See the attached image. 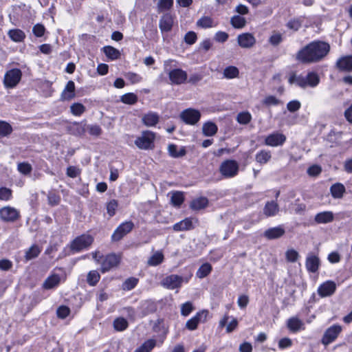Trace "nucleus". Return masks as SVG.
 Instances as JSON below:
<instances>
[{"mask_svg": "<svg viewBox=\"0 0 352 352\" xmlns=\"http://www.w3.org/2000/svg\"><path fill=\"white\" fill-rule=\"evenodd\" d=\"M12 198V190L6 187L0 188V200L8 201Z\"/></svg>", "mask_w": 352, "mask_h": 352, "instance_id": "54", "label": "nucleus"}, {"mask_svg": "<svg viewBox=\"0 0 352 352\" xmlns=\"http://www.w3.org/2000/svg\"><path fill=\"white\" fill-rule=\"evenodd\" d=\"M182 120L188 124H195L201 118V113L198 110L188 109L181 113Z\"/></svg>", "mask_w": 352, "mask_h": 352, "instance_id": "12", "label": "nucleus"}, {"mask_svg": "<svg viewBox=\"0 0 352 352\" xmlns=\"http://www.w3.org/2000/svg\"><path fill=\"white\" fill-rule=\"evenodd\" d=\"M70 309L66 306H60L58 308L56 314L58 318L64 319L69 316Z\"/></svg>", "mask_w": 352, "mask_h": 352, "instance_id": "59", "label": "nucleus"}, {"mask_svg": "<svg viewBox=\"0 0 352 352\" xmlns=\"http://www.w3.org/2000/svg\"><path fill=\"white\" fill-rule=\"evenodd\" d=\"M60 97L63 100H71L75 97V84L72 80L67 82Z\"/></svg>", "mask_w": 352, "mask_h": 352, "instance_id": "21", "label": "nucleus"}, {"mask_svg": "<svg viewBox=\"0 0 352 352\" xmlns=\"http://www.w3.org/2000/svg\"><path fill=\"white\" fill-rule=\"evenodd\" d=\"M212 271V266L208 263H204L198 269L196 276L199 278L206 277Z\"/></svg>", "mask_w": 352, "mask_h": 352, "instance_id": "39", "label": "nucleus"}, {"mask_svg": "<svg viewBox=\"0 0 352 352\" xmlns=\"http://www.w3.org/2000/svg\"><path fill=\"white\" fill-rule=\"evenodd\" d=\"M41 252V249L38 246L34 245L31 246L26 252H25V259L27 261L32 260L38 256Z\"/></svg>", "mask_w": 352, "mask_h": 352, "instance_id": "42", "label": "nucleus"}, {"mask_svg": "<svg viewBox=\"0 0 352 352\" xmlns=\"http://www.w3.org/2000/svg\"><path fill=\"white\" fill-rule=\"evenodd\" d=\"M283 41V34L278 31H273L268 39V42L274 47L278 46Z\"/></svg>", "mask_w": 352, "mask_h": 352, "instance_id": "40", "label": "nucleus"}, {"mask_svg": "<svg viewBox=\"0 0 352 352\" xmlns=\"http://www.w3.org/2000/svg\"><path fill=\"white\" fill-rule=\"evenodd\" d=\"M174 25V17L170 13L163 14L159 21V28L162 34L171 31Z\"/></svg>", "mask_w": 352, "mask_h": 352, "instance_id": "14", "label": "nucleus"}, {"mask_svg": "<svg viewBox=\"0 0 352 352\" xmlns=\"http://www.w3.org/2000/svg\"><path fill=\"white\" fill-rule=\"evenodd\" d=\"M22 77L21 69L14 68L7 71L3 78V85L6 89L14 88L20 82Z\"/></svg>", "mask_w": 352, "mask_h": 352, "instance_id": "5", "label": "nucleus"}, {"mask_svg": "<svg viewBox=\"0 0 352 352\" xmlns=\"http://www.w3.org/2000/svg\"><path fill=\"white\" fill-rule=\"evenodd\" d=\"M239 71L234 66H229L224 69L223 76L228 79H232L238 77Z\"/></svg>", "mask_w": 352, "mask_h": 352, "instance_id": "41", "label": "nucleus"}, {"mask_svg": "<svg viewBox=\"0 0 352 352\" xmlns=\"http://www.w3.org/2000/svg\"><path fill=\"white\" fill-rule=\"evenodd\" d=\"M138 281L139 280L137 278L130 277L124 280L122 285V288L126 291L131 290L136 287Z\"/></svg>", "mask_w": 352, "mask_h": 352, "instance_id": "44", "label": "nucleus"}, {"mask_svg": "<svg viewBox=\"0 0 352 352\" xmlns=\"http://www.w3.org/2000/svg\"><path fill=\"white\" fill-rule=\"evenodd\" d=\"M231 25L237 29L243 28L246 23L245 18L239 15H234L230 19Z\"/></svg>", "mask_w": 352, "mask_h": 352, "instance_id": "43", "label": "nucleus"}, {"mask_svg": "<svg viewBox=\"0 0 352 352\" xmlns=\"http://www.w3.org/2000/svg\"><path fill=\"white\" fill-rule=\"evenodd\" d=\"M342 331V327L340 324H333L327 328L321 340V342L324 346H328L334 342Z\"/></svg>", "mask_w": 352, "mask_h": 352, "instance_id": "7", "label": "nucleus"}, {"mask_svg": "<svg viewBox=\"0 0 352 352\" xmlns=\"http://www.w3.org/2000/svg\"><path fill=\"white\" fill-rule=\"evenodd\" d=\"M286 258L289 262H296L299 256L298 253L294 249L288 250L285 253Z\"/></svg>", "mask_w": 352, "mask_h": 352, "instance_id": "56", "label": "nucleus"}, {"mask_svg": "<svg viewBox=\"0 0 352 352\" xmlns=\"http://www.w3.org/2000/svg\"><path fill=\"white\" fill-rule=\"evenodd\" d=\"M193 228L192 220L186 218L173 225V229L176 232L185 231Z\"/></svg>", "mask_w": 352, "mask_h": 352, "instance_id": "25", "label": "nucleus"}, {"mask_svg": "<svg viewBox=\"0 0 352 352\" xmlns=\"http://www.w3.org/2000/svg\"><path fill=\"white\" fill-rule=\"evenodd\" d=\"M12 131V128L10 124L4 121H0V137L8 136Z\"/></svg>", "mask_w": 352, "mask_h": 352, "instance_id": "49", "label": "nucleus"}, {"mask_svg": "<svg viewBox=\"0 0 352 352\" xmlns=\"http://www.w3.org/2000/svg\"><path fill=\"white\" fill-rule=\"evenodd\" d=\"M184 281L182 276L177 274H171L162 279L161 285L168 289H174L182 286Z\"/></svg>", "mask_w": 352, "mask_h": 352, "instance_id": "10", "label": "nucleus"}, {"mask_svg": "<svg viewBox=\"0 0 352 352\" xmlns=\"http://www.w3.org/2000/svg\"><path fill=\"white\" fill-rule=\"evenodd\" d=\"M87 131L91 135H99L101 133L100 127L97 124H87Z\"/></svg>", "mask_w": 352, "mask_h": 352, "instance_id": "60", "label": "nucleus"}, {"mask_svg": "<svg viewBox=\"0 0 352 352\" xmlns=\"http://www.w3.org/2000/svg\"><path fill=\"white\" fill-rule=\"evenodd\" d=\"M252 119V116L248 111L239 113L236 116V121L241 124H248Z\"/></svg>", "mask_w": 352, "mask_h": 352, "instance_id": "48", "label": "nucleus"}, {"mask_svg": "<svg viewBox=\"0 0 352 352\" xmlns=\"http://www.w3.org/2000/svg\"><path fill=\"white\" fill-rule=\"evenodd\" d=\"M184 201V195L183 192L175 191L172 192L170 202L175 207H179Z\"/></svg>", "mask_w": 352, "mask_h": 352, "instance_id": "37", "label": "nucleus"}, {"mask_svg": "<svg viewBox=\"0 0 352 352\" xmlns=\"http://www.w3.org/2000/svg\"><path fill=\"white\" fill-rule=\"evenodd\" d=\"M176 62L173 60L164 61V69L168 75L169 80L172 84L182 85L187 80L186 72L179 68H175Z\"/></svg>", "mask_w": 352, "mask_h": 352, "instance_id": "2", "label": "nucleus"}, {"mask_svg": "<svg viewBox=\"0 0 352 352\" xmlns=\"http://www.w3.org/2000/svg\"><path fill=\"white\" fill-rule=\"evenodd\" d=\"M159 116L154 112H149L142 117L143 123L147 126H153L159 122Z\"/></svg>", "mask_w": 352, "mask_h": 352, "instance_id": "27", "label": "nucleus"}, {"mask_svg": "<svg viewBox=\"0 0 352 352\" xmlns=\"http://www.w3.org/2000/svg\"><path fill=\"white\" fill-rule=\"evenodd\" d=\"M213 21L209 16H203L200 19H199L197 22V25L199 27L203 28H208L213 26L212 25Z\"/></svg>", "mask_w": 352, "mask_h": 352, "instance_id": "53", "label": "nucleus"}, {"mask_svg": "<svg viewBox=\"0 0 352 352\" xmlns=\"http://www.w3.org/2000/svg\"><path fill=\"white\" fill-rule=\"evenodd\" d=\"M330 50V46L323 41H313L300 50L296 56L304 63H316L322 60Z\"/></svg>", "mask_w": 352, "mask_h": 352, "instance_id": "1", "label": "nucleus"}, {"mask_svg": "<svg viewBox=\"0 0 352 352\" xmlns=\"http://www.w3.org/2000/svg\"><path fill=\"white\" fill-rule=\"evenodd\" d=\"M32 32L35 36L41 37L45 34V28L43 25L41 23H37L35 25H34L32 28Z\"/></svg>", "mask_w": 352, "mask_h": 352, "instance_id": "55", "label": "nucleus"}, {"mask_svg": "<svg viewBox=\"0 0 352 352\" xmlns=\"http://www.w3.org/2000/svg\"><path fill=\"white\" fill-rule=\"evenodd\" d=\"M197 38L196 33L192 31L187 32L184 36V41L188 45L194 44L196 42Z\"/></svg>", "mask_w": 352, "mask_h": 352, "instance_id": "58", "label": "nucleus"}, {"mask_svg": "<svg viewBox=\"0 0 352 352\" xmlns=\"http://www.w3.org/2000/svg\"><path fill=\"white\" fill-rule=\"evenodd\" d=\"M334 215L331 211H324L316 214L314 220L317 223H328L333 221Z\"/></svg>", "mask_w": 352, "mask_h": 352, "instance_id": "23", "label": "nucleus"}, {"mask_svg": "<svg viewBox=\"0 0 352 352\" xmlns=\"http://www.w3.org/2000/svg\"><path fill=\"white\" fill-rule=\"evenodd\" d=\"M301 107V104L298 100H294L289 102L287 108L290 112L297 111Z\"/></svg>", "mask_w": 352, "mask_h": 352, "instance_id": "62", "label": "nucleus"}, {"mask_svg": "<svg viewBox=\"0 0 352 352\" xmlns=\"http://www.w3.org/2000/svg\"><path fill=\"white\" fill-rule=\"evenodd\" d=\"M287 27L290 30L297 31L301 27V23L298 19H292L288 21L287 23Z\"/></svg>", "mask_w": 352, "mask_h": 352, "instance_id": "64", "label": "nucleus"}, {"mask_svg": "<svg viewBox=\"0 0 352 352\" xmlns=\"http://www.w3.org/2000/svg\"><path fill=\"white\" fill-rule=\"evenodd\" d=\"M128 326V321L124 318L119 317L113 321V328L117 331H123L127 329Z\"/></svg>", "mask_w": 352, "mask_h": 352, "instance_id": "36", "label": "nucleus"}, {"mask_svg": "<svg viewBox=\"0 0 352 352\" xmlns=\"http://www.w3.org/2000/svg\"><path fill=\"white\" fill-rule=\"evenodd\" d=\"M173 5V0H159L157 3V12H162L170 10Z\"/></svg>", "mask_w": 352, "mask_h": 352, "instance_id": "47", "label": "nucleus"}, {"mask_svg": "<svg viewBox=\"0 0 352 352\" xmlns=\"http://www.w3.org/2000/svg\"><path fill=\"white\" fill-rule=\"evenodd\" d=\"M272 157L270 151L262 150L256 155V161L259 164H266Z\"/></svg>", "mask_w": 352, "mask_h": 352, "instance_id": "38", "label": "nucleus"}, {"mask_svg": "<svg viewBox=\"0 0 352 352\" xmlns=\"http://www.w3.org/2000/svg\"><path fill=\"white\" fill-rule=\"evenodd\" d=\"M164 261V254L162 252H155L148 260L147 264L150 266H157Z\"/></svg>", "mask_w": 352, "mask_h": 352, "instance_id": "34", "label": "nucleus"}, {"mask_svg": "<svg viewBox=\"0 0 352 352\" xmlns=\"http://www.w3.org/2000/svg\"><path fill=\"white\" fill-rule=\"evenodd\" d=\"M168 151L169 155L174 158L183 157L186 153L185 147L181 146L178 148L177 145L173 144L168 145Z\"/></svg>", "mask_w": 352, "mask_h": 352, "instance_id": "26", "label": "nucleus"}, {"mask_svg": "<svg viewBox=\"0 0 352 352\" xmlns=\"http://www.w3.org/2000/svg\"><path fill=\"white\" fill-rule=\"evenodd\" d=\"M285 230L281 226H277L266 230L263 236L267 239L272 240L281 237L285 234Z\"/></svg>", "mask_w": 352, "mask_h": 352, "instance_id": "20", "label": "nucleus"}, {"mask_svg": "<svg viewBox=\"0 0 352 352\" xmlns=\"http://www.w3.org/2000/svg\"><path fill=\"white\" fill-rule=\"evenodd\" d=\"M237 42L243 48H250L255 44L256 38L250 33H243L238 36Z\"/></svg>", "mask_w": 352, "mask_h": 352, "instance_id": "18", "label": "nucleus"}, {"mask_svg": "<svg viewBox=\"0 0 352 352\" xmlns=\"http://www.w3.org/2000/svg\"><path fill=\"white\" fill-rule=\"evenodd\" d=\"M322 168L320 166L314 164L307 169V174L309 176L316 177L320 174Z\"/></svg>", "mask_w": 352, "mask_h": 352, "instance_id": "61", "label": "nucleus"}, {"mask_svg": "<svg viewBox=\"0 0 352 352\" xmlns=\"http://www.w3.org/2000/svg\"><path fill=\"white\" fill-rule=\"evenodd\" d=\"M18 170L24 175H27L31 172L32 166L28 163H19L18 164Z\"/></svg>", "mask_w": 352, "mask_h": 352, "instance_id": "63", "label": "nucleus"}, {"mask_svg": "<svg viewBox=\"0 0 352 352\" xmlns=\"http://www.w3.org/2000/svg\"><path fill=\"white\" fill-rule=\"evenodd\" d=\"M60 282V277L58 274L50 276L44 282L43 287L46 289H51L57 287Z\"/></svg>", "mask_w": 352, "mask_h": 352, "instance_id": "28", "label": "nucleus"}, {"mask_svg": "<svg viewBox=\"0 0 352 352\" xmlns=\"http://www.w3.org/2000/svg\"><path fill=\"white\" fill-rule=\"evenodd\" d=\"M345 190L346 188L341 183H336L330 188L331 195L334 199L342 198Z\"/></svg>", "mask_w": 352, "mask_h": 352, "instance_id": "24", "label": "nucleus"}, {"mask_svg": "<svg viewBox=\"0 0 352 352\" xmlns=\"http://www.w3.org/2000/svg\"><path fill=\"white\" fill-rule=\"evenodd\" d=\"M208 204V200L206 197H201L193 199L190 203V208L193 210H199L205 208Z\"/></svg>", "mask_w": 352, "mask_h": 352, "instance_id": "30", "label": "nucleus"}, {"mask_svg": "<svg viewBox=\"0 0 352 352\" xmlns=\"http://www.w3.org/2000/svg\"><path fill=\"white\" fill-rule=\"evenodd\" d=\"M19 217V211L14 208L5 206L0 209V218L6 222H13Z\"/></svg>", "mask_w": 352, "mask_h": 352, "instance_id": "13", "label": "nucleus"}, {"mask_svg": "<svg viewBox=\"0 0 352 352\" xmlns=\"http://www.w3.org/2000/svg\"><path fill=\"white\" fill-rule=\"evenodd\" d=\"M336 289V283L333 281L328 280L318 287V293L321 297L330 296L335 292Z\"/></svg>", "mask_w": 352, "mask_h": 352, "instance_id": "19", "label": "nucleus"}, {"mask_svg": "<svg viewBox=\"0 0 352 352\" xmlns=\"http://www.w3.org/2000/svg\"><path fill=\"white\" fill-rule=\"evenodd\" d=\"M71 112L73 115L79 116L85 111V107L81 103H74L71 107Z\"/></svg>", "mask_w": 352, "mask_h": 352, "instance_id": "51", "label": "nucleus"}, {"mask_svg": "<svg viewBox=\"0 0 352 352\" xmlns=\"http://www.w3.org/2000/svg\"><path fill=\"white\" fill-rule=\"evenodd\" d=\"M286 137L280 133H274L265 138V144L270 146H278L283 144Z\"/></svg>", "mask_w": 352, "mask_h": 352, "instance_id": "16", "label": "nucleus"}, {"mask_svg": "<svg viewBox=\"0 0 352 352\" xmlns=\"http://www.w3.org/2000/svg\"><path fill=\"white\" fill-rule=\"evenodd\" d=\"M94 242V237L88 234H83L75 238L70 244L71 250L74 252H79L88 249Z\"/></svg>", "mask_w": 352, "mask_h": 352, "instance_id": "4", "label": "nucleus"}, {"mask_svg": "<svg viewBox=\"0 0 352 352\" xmlns=\"http://www.w3.org/2000/svg\"><path fill=\"white\" fill-rule=\"evenodd\" d=\"M278 211V205L274 201L267 202L263 209L264 214L267 217L274 216Z\"/></svg>", "mask_w": 352, "mask_h": 352, "instance_id": "29", "label": "nucleus"}, {"mask_svg": "<svg viewBox=\"0 0 352 352\" xmlns=\"http://www.w3.org/2000/svg\"><path fill=\"white\" fill-rule=\"evenodd\" d=\"M92 256L94 261L101 265V272H106L110 270V258L109 255L105 257L99 251L92 252Z\"/></svg>", "mask_w": 352, "mask_h": 352, "instance_id": "15", "label": "nucleus"}, {"mask_svg": "<svg viewBox=\"0 0 352 352\" xmlns=\"http://www.w3.org/2000/svg\"><path fill=\"white\" fill-rule=\"evenodd\" d=\"M121 101L125 104H133L138 101V97L133 93H128L121 96Z\"/></svg>", "mask_w": 352, "mask_h": 352, "instance_id": "50", "label": "nucleus"}, {"mask_svg": "<svg viewBox=\"0 0 352 352\" xmlns=\"http://www.w3.org/2000/svg\"><path fill=\"white\" fill-rule=\"evenodd\" d=\"M47 199L49 204L51 206H56L59 204L60 198V196L56 195L55 192H50L47 195Z\"/></svg>", "mask_w": 352, "mask_h": 352, "instance_id": "57", "label": "nucleus"}, {"mask_svg": "<svg viewBox=\"0 0 352 352\" xmlns=\"http://www.w3.org/2000/svg\"><path fill=\"white\" fill-rule=\"evenodd\" d=\"M100 280V274L96 270L90 271L87 276V282L90 286L96 285Z\"/></svg>", "mask_w": 352, "mask_h": 352, "instance_id": "45", "label": "nucleus"}, {"mask_svg": "<svg viewBox=\"0 0 352 352\" xmlns=\"http://www.w3.org/2000/svg\"><path fill=\"white\" fill-rule=\"evenodd\" d=\"M208 314L209 311L206 309L197 312L192 318L187 320L186 327L190 331L195 330L199 323L206 321Z\"/></svg>", "mask_w": 352, "mask_h": 352, "instance_id": "9", "label": "nucleus"}, {"mask_svg": "<svg viewBox=\"0 0 352 352\" xmlns=\"http://www.w3.org/2000/svg\"><path fill=\"white\" fill-rule=\"evenodd\" d=\"M8 35L12 41L16 43L22 42L25 38V33L19 29L10 30Z\"/></svg>", "mask_w": 352, "mask_h": 352, "instance_id": "31", "label": "nucleus"}, {"mask_svg": "<svg viewBox=\"0 0 352 352\" xmlns=\"http://www.w3.org/2000/svg\"><path fill=\"white\" fill-rule=\"evenodd\" d=\"M302 325V322L298 318L293 317L287 320V327L293 332L298 331Z\"/></svg>", "mask_w": 352, "mask_h": 352, "instance_id": "33", "label": "nucleus"}, {"mask_svg": "<svg viewBox=\"0 0 352 352\" xmlns=\"http://www.w3.org/2000/svg\"><path fill=\"white\" fill-rule=\"evenodd\" d=\"M338 68L343 71H352V56H344L337 60Z\"/></svg>", "mask_w": 352, "mask_h": 352, "instance_id": "22", "label": "nucleus"}, {"mask_svg": "<svg viewBox=\"0 0 352 352\" xmlns=\"http://www.w3.org/2000/svg\"><path fill=\"white\" fill-rule=\"evenodd\" d=\"M320 265V261L318 256L313 253L308 254L305 261V266L308 272L311 273L317 272Z\"/></svg>", "mask_w": 352, "mask_h": 352, "instance_id": "17", "label": "nucleus"}, {"mask_svg": "<svg viewBox=\"0 0 352 352\" xmlns=\"http://www.w3.org/2000/svg\"><path fill=\"white\" fill-rule=\"evenodd\" d=\"M217 126L212 122H207L202 126V131L205 136H212L217 132Z\"/></svg>", "mask_w": 352, "mask_h": 352, "instance_id": "32", "label": "nucleus"}, {"mask_svg": "<svg viewBox=\"0 0 352 352\" xmlns=\"http://www.w3.org/2000/svg\"><path fill=\"white\" fill-rule=\"evenodd\" d=\"M87 124L85 121H82L74 124V134L81 136L87 131Z\"/></svg>", "mask_w": 352, "mask_h": 352, "instance_id": "46", "label": "nucleus"}, {"mask_svg": "<svg viewBox=\"0 0 352 352\" xmlns=\"http://www.w3.org/2000/svg\"><path fill=\"white\" fill-rule=\"evenodd\" d=\"M133 226V223L131 221L122 223L113 232L111 235V240L119 241L122 239L125 235L132 230Z\"/></svg>", "mask_w": 352, "mask_h": 352, "instance_id": "11", "label": "nucleus"}, {"mask_svg": "<svg viewBox=\"0 0 352 352\" xmlns=\"http://www.w3.org/2000/svg\"><path fill=\"white\" fill-rule=\"evenodd\" d=\"M289 82L290 84H296L303 89L307 86L316 87L320 82V78L315 72H309L306 76L293 74L289 76Z\"/></svg>", "mask_w": 352, "mask_h": 352, "instance_id": "3", "label": "nucleus"}, {"mask_svg": "<svg viewBox=\"0 0 352 352\" xmlns=\"http://www.w3.org/2000/svg\"><path fill=\"white\" fill-rule=\"evenodd\" d=\"M155 138V135L153 132L146 131L136 139L135 144L141 149H149L153 147Z\"/></svg>", "mask_w": 352, "mask_h": 352, "instance_id": "8", "label": "nucleus"}, {"mask_svg": "<svg viewBox=\"0 0 352 352\" xmlns=\"http://www.w3.org/2000/svg\"><path fill=\"white\" fill-rule=\"evenodd\" d=\"M239 164L232 160H227L223 162L219 167V171L225 178L235 177L239 173Z\"/></svg>", "mask_w": 352, "mask_h": 352, "instance_id": "6", "label": "nucleus"}, {"mask_svg": "<svg viewBox=\"0 0 352 352\" xmlns=\"http://www.w3.org/2000/svg\"><path fill=\"white\" fill-rule=\"evenodd\" d=\"M156 345V341L153 339H149L145 341L134 352H151Z\"/></svg>", "mask_w": 352, "mask_h": 352, "instance_id": "35", "label": "nucleus"}, {"mask_svg": "<svg viewBox=\"0 0 352 352\" xmlns=\"http://www.w3.org/2000/svg\"><path fill=\"white\" fill-rule=\"evenodd\" d=\"M194 310L192 303L190 301L186 302L181 305V315L186 317Z\"/></svg>", "mask_w": 352, "mask_h": 352, "instance_id": "52", "label": "nucleus"}]
</instances>
